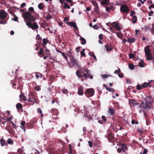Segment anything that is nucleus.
<instances>
[{"label": "nucleus", "mask_w": 154, "mask_h": 154, "mask_svg": "<svg viewBox=\"0 0 154 154\" xmlns=\"http://www.w3.org/2000/svg\"><path fill=\"white\" fill-rule=\"evenodd\" d=\"M143 100L144 101H142L140 104L136 100L131 99L129 100V102L130 103L132 104L133 106H137L138 108H142L144 116L146 117L147 115L146 114L145 111L147 110H150L153 108L152 103L154 100L151 96L148 95L144 98Z\"/></svg>", "instance_id": "nucleus-1"}, {"label": "nucleus", "mask_w": 154, "mask_h": 154, "mask_svg": "<svg viewBox=\"0 0 154 154\" xmlns=\"http://www.w3.org/2000/svg\"><path fill=\"white\" fill-rule=\"evenodd\" d=\"M76 73L79 78L83 77L84 76L86 80L88 78V76L91 79L93 78V76L91 75L89 71L86 68H82L80 70L77 71Z\"/></svg>", "instance_id": "nucleus-2"}, {"label": "nucleus", "mask_w": 154, "mask_h": 154, "mask_svg": "<svg viewBox=\"0 0 154 154\" xmlns=\"http://www.w3.org/2000/svg\"><path fill=\"white\" fill-rule=\"evenodd\" d=\"M24 19L29 22H32L35 20V19L32 15V14L29 11H26L23 13L22 15Z\"/></svg>", "instance_id": "nucleus-3"}, {"label": "nucleus", "mask_w": 154, "mask_h": 154, "mask_svg": "<svg viewBox=\"0 0 154 154\" xmlns=\"http://www.w3.org/2000/svg\"><path fill=\"white\" fill-rule=\"evenodd\" d=\"M36 94L35 92H31L30 94L28 95L29 98L27 100L32 103V104H34L35 103H38L36 101Z\"/></svg>", "instance_id": "nucleus-4"}, {"label": "nucleus", "mask_w": 154, "mask_h": 154, "mask_svg": "<svg viewBox=\"0 0 154 154\" xmlns=\"http://www.w3.org/2000/svg\"><path fill=\"white\" fill-rule=\"evenodd\" d=\"M105 137L107 138L109 142L112 143L114 142V136L112 132L109 131L108 132L107 135H105Z\"/></svg>", "instance_id": "nucleus-5"}, {"label": "nucleus", "mask_w": 154, "mask_h": 154, "mask_svg": "<svg viewBox=\"0 0 154 154\" xmlns=\"http://www.w3.org/2000/svg\"><path fill=\"white\" fill-rule=\"evenodd\" d=\"M85 94L88 97H92L94 94V90L93 88L88 89L85 91Z\"/></svg>", "instance_id": "nucleus-6"}, {"label": "nucleus", "mask_w": 154, "mask_h": 154, "mask_svg": "<svg viewBox=\"0 0 154 154\" xmlns=\"http://www.w3.org/2000/svg\"><path fill=\"white\" fill-rule=\"evenodd\" d=\"M26 24L29 27L31 28L33 30L37 29L38 28V25H37L36 23L35 22H34L33 24H32L31 22H26Z\"/></svg>", "instance_id": "nucleus-7"}, {"label": "nucleus", "mask_w": 154, "mask_h": 154, "mask_svg": "<svg viewBox=\"0 0 154 154\" xmlns=\"http://www.w3.org/2000/svg\"><path fill=\"white\" fill-rule=\"evenodd\" d=\"M120 11L123 13H127L129 12V9L126 5H123L121 6Z\"/></svg>", "instance_id": "nucleus-8"}, {"label": "nucleus", "mask_w": 154, "mask_h": 154, "mask_svg": "<svg viewBox=\"0 0 154 154\" xmlns=\"http://www.w3.org/2000/svg\"><path fill=\"white\" fill-rule=\"evenodd\" d=\"M7 13L4 10H2L0 11V19H4L7 16Z\"/></svg>", "instance_id": "nucleus-9"}, {"label": "nucleus", "mask_w": 154, "mask_h": 154, "mask_svg": "<svg viewBox=\"0 0 154 154\" xmlns=\"http://www.w3.org/2000/svg\"><path fill=\"white\" fill-rule=\"evenodd\" d=\"M36 122L35 120H34L33 122H28L26 124L27 128L30 129L32 128L34 126L35 123Z\"/></svg>", "instance_id": "nucleus-10"}, {"label": "nucleus", "mask_w": 154, "mask_h": 154, "mask_svg": "<svg viewBox=\"0 0 154 154\" xmlns=\"http://www.w3.org/2000/svg\"><path fill=\"white\" fill-rule=\"evenodd\" d=\"M111 25L114 29L118 30L120 31L121 30V28L119 26V24L118 23L113 22L111 24Z\"/></svg>", "instance_id": "nucleus-11"}, {"label": "nucleus", "mask_w": 154, "mask_h": 154, "mask_svg": "<svg viewBox=\"0 0 154 154\" xmlns=\"http://www.w3.org/2000/svg\"><path fill=\"white\" fill-rule=\"evenodd\" d=\"M16 107L17 109L18 112H23V106L22 104L18 103L16 105Z\"/></svg>", "instance_id": "nucleus-12"}, {"label": "nucleus", "mask_w": 154, "mask_h": 154, "mask_svg": "<svg viewBox=\"0 0 154 154\" xmlns=\"http://www.w3.org/2000/svg\"><path fill=\"white\" fill-rule=\"evenodd\" d=\"M70 60L72 62V63H73L75 65H76L78 67H80L79 65L78 61L76 60L73 57Z\"/></svg>", "instance_id": "nucleus-13"}, {"label": "nucleus", "mask_w": 154, "mask_h": 154, "mask_svg": "<svg viewBox=\"0 0 154 154\" xmlns=\"http://www.w3.org/2000/svg\"><path fill=\"white\" fill-rule=\"evenodd\" d=\"M108 112L113 117L115 114V110L112 108H109V109Z\"/></svg>", "instance_id": "nucleus-14"}, {"label": "nucleus", "mask_w": 154, "mask_h": 154, "mask_svg": "<svg viewBox=\"0 0 154 154\" xmlns=\"http://www.w3.org/2000/svg\"><path fill=\"white\" fill-rule=\"evenodd\" d=\"M3 137H2L0 140V143L2 146H8V144L5 140L2 138Z\"/></svg>", "instance_id": "nucleus-15"}, {"label": "nucleus", "mask_w": 154, "mask_h": 154, "mask_svg": "<svg viewBox=\"0 0 154 154\" xmlns=\"http://www.w3.org/2000/svg\"><path fill=\"white\" fill-rule=\"evenodd\" d=\"M35 77L36 79L39 78H42L43 77V75L40 72H35Z\"/></svg>", "instance_id": "nucleus-16"}, {"label": "nucleus", "mask_w": 154, "mask_h": 154, "mask_svg": "<svg viewBox=\"0 0 154 154\" xmlns=\"http://www.w3.org/2000/svg\"><path fill=\"white\" fill-rule=\"evenodd\" d=\"M78 94L80 95H83V88L81 87H79L78 88Z\"/></svg>", "instance_id": "nucleus-17"}, {"label": "nucleus", "mask_w": 154, "mask_h": 154, "mask_svg": "<svg viewBox=\"0 0 154 154\" xmlns=\"http://www.w3.org/2000/svg\"><path fill=\"white\" fill-rule=\"evenodd\" d=\"M122 150L123 152L125 153V149H127V146L125 144L123 143L121 145V146L120 147Z\"/></svg>", "instance_id": "nucleus-18"}, {"label": "nucleus", "mask_w": 154, "mask_h": 154, "mask_svg": "<svg viewBox=\"0 0 154 154\" xmlns=\"http://www.w3.org/2000/svg\"><path fill=\"white\" fill-rule=\"evenodd\" d=\"M36 39L37 41V43H39L40 44H42L41 42H42V38L40 36V35L39 34H38L36 35Z\"/></svg>", "instance_id": "nucleus-19"}, {"label": "nucleus", "mask_w": 154, "mask_h": 154, "mask_svg": "<svg viewBox=\"0 0 154 154\" xmlns=\"http://www.w3.org/2000/svg\"><path fill=\"white\" fill-rule=\"evenodd\" d=\"M51 112L52 114L55 116H57L58 115V112L57 110L54 108L51 110Z\"/></svg>", "instance_id": "nucleus-20"}, {"label": "nucleus", "mask_w": 154, "mask_h": 154, "mask_svg": "<svg viewBox=\"0 0 154 154\" xmlns=\"http://www.w3.org/2000/svg\"><path fill=\"white\" fill-rule=\"evenodd\" d=\"M144 51L145 55H149V54H150V49L147 46L145 48Z\"/></svg>", "instance_id": "nucleus-21"}, {"label": "nucleus", "mask_w": 154, "mask_h": 154, "mask_svg": "<svg viewBox=\"0 0 154 154\" xmlns=\"http://www.w3.org/2000/svg\"><path fill=\"white\" fill-rule=\"evenodd\" d=\"M66 23L67 25H69L74 28L76 26V23L72 21L68 22Z\"/></svg>", "instance_id": "nucleus-22"}, {"label": "nucleus", "mask_w": 154, "mask_h": 154, "mask_svg": "<svg viewBox=\"0 0 154 154\" xmlns=\"http://www.w3.org/2000/svg\"><path fill=\"white\" fill-rule=\"evenodd\" d=\"M105 47L106 48V51H110L112 49V46L109 45L107 44L105 46Z\"/></svg>", "instance_id": "nucleus-23"}, {"label": "nucleus", "mask_w": 154, "mask_h": 154, "mask_svg": "<svg viewBox=\"0 0 154 154\" xmlns=\"http://www.w3.org/2000/svg\"><path fill=\"white\" fill-rule=\"evenodd\" d=\"M94 11L97 14H99L100 12L99 11V9L98 5L94 7Z\"/></svg>", "instance_id": "nucleus-24"}, {"label": "nucleus", "mask_w": 154, "mask_h": 154, "mask_svg": "<svg viewBox=\"0 0 154 154\" xmlns=\"http://www.w3.org/2000/svg\"><path fill=\"white\" fill-rule=\"evenodd\" d=\"M101 3L102 5H108L109 3V0H104L101 2Z\"/></svg>", "instance_id": "nucleus-25"}, {"label": "nucleus", "mask_w": 154, "mask_h": 154, "mask_svg": "<svg viewBox=\"0 0 154 154\" xmlns=\"http://www.w3.org/2000/svg\"><path fill=\"white\" fill-rule=\"evenodd\" d=\"M144 63L143 60H141L140 61V62L139 63L138 65L140 67H143L145 66L144 65Z\"/></svg>", "instance_id": "nucleus-26"}, {"label": "nucleus", "mask_w": 154, "mask_h": 154, "mask_svg": "<svg viewBox=\"0 0 154 154\" xmlns=\"http://www.w3.org/2000/svg\"><path fill=\"white\" fill-rule=\"evenodd\" d=\"M146 59L147 60H153V62H154V60H153V58L152 57V55L151 54H149V55H146Z\"/></svg>", "instance_id": "nucleus-27"}, {"label": "nucleus", "mask_w": 154, "mask_h": 154, "mask_svg": "<svg viewBox=\"0 0 154 154\" xmlns=\"http://www.w3.org/2000/svg\"><path fill=\"white\" fill-rule=\"evenodd\" d=\"M44 50L42 48H40V50L39 51L38 53V55H41L42 56H44L45 54L43 53Z\"/></svg>", "instance_id": "nucleus-28"}, {"label": "nucleus", "mask_w": 154, "mask_h": 154, "mask_svg": "<svg viewBox=\"0 0 154 154\" xmlns=\"http://www.w3.org/2000/svg\"><path fill=\"white\" fill-rule=\"evenodd\" d=\"M136 41L135 38H129L128 39V41L129 43H132Z\"/></svg>", "instance_id": "nucleus-29"}, {"label": "nucleus", "mask_w": 154, "mask_h": 154, "mask_svg": "<svg viewBox=\"0 0 154 154\" xmlns=\"http://www.w3.org/2000/svg\"><path fill=\"white\" fill-rule=\"evenodd\" d=\"M38 8L40 10H42L44 8V5L43 3H41L39 4L38 5Z\"/></svg>", "instance_id": "nucleus-30"}, {"label": "nucleus", "mask_w": 154, "mask_h": 154, "mask_svg": "<svg viewBox=\"0 0 154 154\" xmlns=\"http://www.w3.org/2000/svg\"><path fill=\"white\" fill-rule=\"evenodd\" d=\"M67 55L69 57L70 59L73 57L72 53L70 51H67Z\"/></svg>", "instance_id": "nucleus-31"}, {"label": "nucleus", "mask_w": 154, "mask_h": 154, "mask_svg": "<svg viewBox=\"0 0 154 154\" xmlns=\"http://www.w3.org/2000/svg\"><path fill=\"white\" fill-rule=\"evenodd\" d=\"M20 98L22 100H27L26 99V97L22 93L20 95Z\"/></svg>", "instance_id": "nucleus-32"}, {"label": "nucleus", "mask_w": 154, "mask_h": 154, "mask_svg": "<svg viewBox=\"0 0 154 154\" xmlns=\"http://www.w3.org/2000/svg\"><path fill=\"white\" fill-rule=\"evenodd\" d=\"M25 124L26 122L25 121H22L21 122V127L22 129H23L25 131H26L25 129Z\"/></svg>", "instance_id": "nucleus-33"}, {"label": "nucleus", "mask_w": 154, "mask_h": 154, "mask_svg": "<svg viewBox=\"0 0 154 154\" xmlns=\"http://www.w3.org/2000/svg\"><path fill=\"white\" fill-rule=\"evenodd\" d=\"M80 40L82 41V42H81V44L82 45H84L86 43V40L85 39V38L83 37H81L80 38Z\"/></svg>", "instance_id": "nucleus-34"}, {"label": "nucleus", "mask_w": 154, "mask_h": 154, "mask_svg": "<svg viewBox=\"0 0 154 154\" xmlns=\"http://www.w3.org/2000/svg\"><path fill=\"white\" fill-rule=\"evenodd\" d=\"M137 20V17L136 16H134L132 18V23H136V21Z\"/></svg>", "instance_id": "nucleus-35"}, {"label": "nucleus", "mask_w": 154, "mask_h": 154, "mask_svg": "<svg viewBox=\"0 0 154 154\" xmlns=\"http://www.w3.org/2000/svg\"><path fill=\"white\" fill-rule=\"evenodd\" d=\"M149 83V85L148 86L149 87H151L154 85V81L151 80L149 82V83Z\"/></svg>", "instance_id": "nucleus-36"}, {"label": "nucleus", "mask_w": 154, "mask_h": 154, "mask_svg": "<svg viewBox=\"0 0 154 154\" xmlns=\"http://www.w3.org/2000/svg\"><path fill=\"white\" fill-rule=\"evenodd\" d=\"M7 142L8 144L11 145H12L13 143V141L10 138L8 139Z\"/></svg>", "instance_id": "nucleus-37"}, {"label": "nucleus", "mask_w": 154, "mask_h": 154, "mask_svg": "<svg viewBox=\"0 0 154 154\" xmlns=\"http://www.w3.org/2000/svg\"><path fill=\"white\" fill-rule=\"evenodd\" d=\"M106 89L107 91L112 92H115L114 89L113 88H112L110 87L106 88Z\"/></svg>", "instance_id": "nucleus-38"}, {"label": "nucleus", "mask_w": 154, "mask_h": 154, "mask_svg": "<svg viewBox=\"0 0 154 154\" xmlns=\"http://www.w3.org/2000/svg\"><path fill=\"white\" fill-rule=\"evenodd\" d=\"M149 83H147L144 82L143 83V84L142 85V88H145L147 87H149Z\"/></svg>", "instance_id": "nucleus-39"}, {"label": "nucleus", "mask_w": 154, "mask_h": 154, "mask_svg": "<svg viewBox=\"0 0 154 154\" xmlns=\"http://www.w3.org/2000/svg\"><path fill=\"white\" fill-rule=\"evenodd\" d=\"M117 35L118 37L120 38H122L123 36V34L120 32H118L117 33Z\"/></svg>", "instance_id": "nucleus-40"}, {"label": "nucleus", "mask_w": 154, "mask_h": 154, "mask_svg": "<svg viewBox=\"0 0 154 154\" xmlns=\"http://www.w3.org/2000/svg\"><path fill=\"white\" fill-rule=\"evenodd\" d=\"M63 8L66 9V8L67 9H69L70 7L69 5H68V4L66 2L64 3V5L63 6Z\"/></svg>", "instance_id": "nucleus-41"}, {"label": "nucleus", "mask_w": 154, "mask_h": 154, "mask_svg": "<svg viewBox=\"0 0 154 154\" xmlns=\"http://www.w3.org/2000/svg\"><path fill=\"white\" fill-rule=\"evenodd\" d=\"M62 93L63 94H67L68 93V91L67 89H64L61 90Z\"/></svg>", "instance_id": "nucleus-42"}, {"label": "nucleus", "mask_w": 154, "mask_h": 154, "mask_svg": "<svg viewBox=\"0 0 154 154\" xmlns=\"http://www.w3.org/2000/svg\"><path fill=\"white\" fill-rule=\"evenodd\" d=\"M61 54L64 57V59L66 60H68V58L66 56V53L64 52H62Z\"/></svg>", "instance_id": "nucleus-43"}, {"label": "nucleus", "mask_w": 154, "mask_h": 154, "mask_svg": "<svg viewBox=\"0 0 154 154\" xmlns=\"http://www.w3.org/2000/svg\"><path fill=\"white\" fill-rule=\"evenodd\" d=\"M11 118L5 117L3 118V119L5 120L6 122H8L9 121H11Z\"/></svg>", "instance_id": "nucleus-44"}, {"label": "nucleus", "mask_w": 154, "mask_h": 154, "mask_svg": "<svg viewBox=\"0 0 154 154\" xmlns=\"http://www.w3.org/2000/svg\"><path fill=\"white\" fill-rule=\"evenodd\" d=\"M129 58L130 59L134 58L135 57V56L134 54L130 53L129 55Z\"/></svg>", "instance_id": "nucleus-45"}, {"label": "nucleus", "mask_w": 154, "mask_h": 154, "mask_svg": "<svg viewBox=\"0 0 154 154\" xmlns=\"http://www.w3.org/2000/svg\"><path fill=\"white\" fill-rule=\"evenodd\" d=\"M52 17V16L50 14H47V15L46 16V18L47 19L49 20V19H51Z\"/></svg>", "instance_id": "nucleus-46"}, {"label": "nucleus", "mask_w": 154, "mask_h": 154, "mask_svg": "<svg viewBox=\"0 0 154 154\" xmlns=\"http://www.w3.org/2000/svg\"><path fill=\"white\" fill-rule=\"evenodd\" d=\"M45 54L46 55H48V56L49 55V50L47 49V48H46V49L45 50Z\"/></svg>", "instance_id": "nucleus-47"}, {"label": "nucleus", "mask_w": 154, "mask_h": 154, "mask_svg": "<svg viewBox=\"0 0 154 154\" xmlns=\"http://www.w3.org/2000/svg\"><path fill=\"white\" fill-rule=\"evenodd\" d=\"M120 72L121 70L119 68H118V69L117 70H116L114 71V73L115 74H118V73H119Z\"/></svg>", "instance_id": "nucleus-48"}, {"label": "nucleus", "mask_w": 154, "mask_h": 154, "mask_svg": "<svg viewBox=\"0 0 154 154\" xmlns=\"http://www.w3.org/2000/svg\"><path fill=\"white\" fill-rule=\"evenodd\" d=\"M101 76V77H102V78H103V79H104L105 78H108L109 76L110 75H106V74H103V75H102Z\"/></svg>", "instance_id": "nucleus-49"}, {"label": "nucleus", "mask_w": 154, "mask_h": 154, "mask_svg": "<svg viewBox=\"0 0 154 154\" xmlns=\"http://www.w3.org/2000/svg\"><path fill=\"white\" fill-rule=\"evenodd\" d=\"M28 10L29 11L31 12H33L34 13H35V11H34V9L33 7H30L28 9Z\"/></svg>", "instance_id": "nucleus-50"}, {"label": "nucleus", "mask_w": 154, "mask_h": 154, "mask_svg": "<svg viewBox=\"0 0 154 154\" xmlns=\"http://www.w3.org/2000/svg\"><path fill=\"white\" fill-rule=\"evenodd\" d=\"M142 88V86H140V85L138 84L137 86V89L138 90H140Z\"/></svg>", "instance_id": "nucleus-51"}, {"label": "nucleus", "mask_w": 154, "mask_h": 154, "mask_svg": "<svg viewBox=\"0 0 154 154\" xmlns=\"http://www.w3.org/2000/svg\"><path fill=\"white\" fill-rule=\"evenodd\" d=\"M47 41L48 42V40H46L45 38H43V44H44V45H46L47 43Z\"/></svg>", "instance_id": "nucleus-52"}, {"label": "nucleus", "mask_w": 154, "mask_h": 154, "mask_svg": "<svg viewBox=\"0 0 154 154\" xmlns=\"http://www.w3.org/2000/svg\"><path fill=\"white\" fill-rule=\"evenodd\" d=\"M6 129L8 131L9 133L12 134V133L13 131L12 129H9L7 127H6Z\"/></svg>", "instance_id": "nucleus-53"}, {"label": "nucleus", "mask_w": 154, "mask_h": 154, "mask_svg": "<svg viewBox=\"0 0 154 154\" xmlns=\"http://www.w3.org/2000/svg\"><path fill=\"white\" fill-rule=\"evenodd\" d=\"M13 20L15 21H17L18 20V18L17 17L14 15V18Z\"/></svg>", "instance_id": "nucleus-54"}, {"label": "nucleus", "mask_w": 154, "mask_h": 154, "mask_svg": "<svg viewBox=\"0 0 154 154\" xmlns=\"http://www.w3.org/2000/svg\"><path fill=\"white\" fill-rule=\"evenodd\" d=\"M35 90L36 91H39L41 90V88L39 86H37L35 88Z\"/></svg>", "instance_id": "nucleus-55"}, {"label": "nucleus", "mask_w": 154, "mask_h": 154, "mask_svg": "<svg viewBox=\"0 0 154 154\" xmlns=\"http://www.w3.org/2000/svg\"><path fill=\"white\" fill-rule=\"evenodd\" d=\"M82 48V47H81L79 46L78 47L76 48L75 49V51L78 53L79 51V50H80V49Z\"/></svg>", "instance_id": "nucleus-56"}, {"label": "nucleus", "mask_w": 154, "mask_h": 154, "mask_svg": "<svg viewBox=\"0 0 154 154\" xmlns=\"http://www.w3.org/2000/svg\"><path fill=\"white\" fill-rule=\"evenodd\" d=\"M91 3L94 5V7L98 5L96 1H92L91 2Z\"/></svg>", "instance_id": "nucleus-57"}, {"label": "nucleus", "mask_w": 154, "mask_h": 154, "mask_svg": "<svg viewBox=\"0 0 154 154\" xmlns=\"http://www.w3.org/2000/svg\"><path fill=\"white\" fill-rule=\"evenodd\" d=\"M88 143L89 146L91 147H92V142L91 141H89Z\"/></svg>", "instance_id": "nucleus-58"}, {"label": "nucleus", "mask_w": 154, "mask_h": 154, "mask_svg": "<svg viewBox=\"0 0 154 154\" xmlns=\"http://www.w3.org/2000/svg\"><path fill=\"white\" fill-rule=\"evenodd\" d=\"M135 14V12L134 11H131L130 15L131 16H132Z\"/></svg>", "instance_id": "nucleus-59"}, {"label": "nucleus", "mask_w": 154, "mask_h": 154, "mask_svg": "<svg viewBox=\"0 0 154 154\" xmlns=\"http://www.w3.org/2000/svg\"><path fill=\"white\" fill-rule=\"evenodd\" d=\"M122 151V150L120 147L118 148L117 149V151L118 153H120Z\"/></svg>", "instance_id": "nucleus-60"}, {"label": "nucleus", "mask_w": 154, "mask_h": 154, "mask_svg": "<svg viewBox=\"0 0 154 154\" xmlns=\"http://www.w3.org/2000/svg\"><path fill=\"white\" fill-rule=\"evenodd\" d=\"M101 118L103 121L105 122L106 121V117L105 116H103L101 117Z\"/></svg>", "instance_id": "nucleus-61"}, {"label": "nucleus", "mask_w": 154, "mask_h": 154, "mask_svg": "<svg viewBox=\"0 0 154 154\" xmlns=\"http://www.w3.org/2000/svg\"><path fill=\"white\" fill-rule=\"evenodd\" d=\"M128 67H134V65L131 63H129L128 65Z\"/></svg>", "instance_id": "nucleus-62"}, {"label": "nucleus", "mask_w": 154, "mask_h": 154, "mask_svg": "<svg viewBox=\"0 0 154 154\" xmlns=\"http://www.w3.org/2000/svg\"><path fill=\"white\" fill-rule=\"evenodd\" d=\"M103 35L102 34H100L99 36V38L100 39H102L103 38Z\"/></svg>", "instance_id": "nucleus-63"}, {"label": "nucleus", "mask_w": 154, "mask_h": 154, "mask_svg": "<svg viewBox=\"0 0 154 154\" xmlns=\"http://www.w3.org/2000/svg\"><path fill=\"white\" fill-rule=\"evenodd\" d=\"M69 20V19L68 18V17H66L64 18L63 22H66V21H68Z\"/></svg>", "instance_id": "nucleus-64"}]
</instances>
